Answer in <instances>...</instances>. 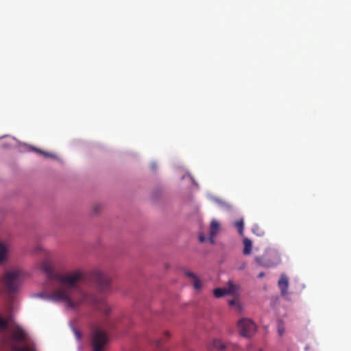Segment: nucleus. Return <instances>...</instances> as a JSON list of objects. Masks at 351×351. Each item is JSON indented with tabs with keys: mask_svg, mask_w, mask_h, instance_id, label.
Instances as JSON below:
<instances>
[{
	"mask_svg": "<svg viewBox=\"0 0 351 351\" xmlns=\"http://www.w3.org/2000/svg\"><path fill=\"white\" fill-rule=\"evenodd\" d=\"M41 270L46 274L49 283L55 286L49 298L53 301L64 302L69 308H75L82 304L96 306L98 309L108 314L110 307L103 299L94 294L83 291L81 285L86 280V274L82 270L65 274L54 271L48 258L40 263Z\"/></svg>",
	"mask_w": 351,
	"mask_h": 351,
	"instance_id": "nucleus-1",
	"label": "nucleus"
},
{
	"mask_svg": "<svg viewBox=\"0 0 351 351\" xmlns=\"http://www.w3.org/2000/svg\"><path fill=\"white\" fill-rule=\"evenodd\" d=\"M23 277V273L21 270L6 271L2 278V282L6 290L9 293H14L19 288Z\"/></svg>",
	"mask_w": 351,
	"mask_h": 351,
	"instance_id": "nucleus-2",
	"label": "nucleus"
},
{
	"mask_svg": "<svg viewBox=\"0 0 351 351\" xmlns=\"http://www.w3.org/2000/svg\"><path fill=\"white\" fill-rule=\"evenodd\" d=\"M238 328L243 337H250L255 333L256 326L251 319L243 318L238 322Z\"/></svg>",
	"mask_w": 351,
	"mask_h": 351,
	"instance_id": "nucleus-3",
	"label": "nucleus"
},
{
	"mask_svg": "<svg viewBox=\"0 0 351 351\" xmlns=\"http://www.w3.org/2000/svg\"><path fill=\"white\" fill-rule=\"evenodd\" d=\"M92 276L101 292L105 293L110 289V278L101 271H95Z\"/></svg>",
	"mask_w": 351,
	"mask_h": 351,
	"instance_id": "nucleus-4",
	"label": "nucleus"
},
{
	"mask_svg": "<svg viewBox=\"0 0 351 351\" xmlns=\"http://www.w3.org/2000/svg\"><path fill=\"white\" fill-rule=\"evenodd\" d=\"M108 341L106 333L99 330L95 329L93 334V351H103V346Z\"/></svg>",
	"mask_w": 351,
	"mask_h": 351,
	"instance_id": "nucleus-5",
	"label": "nucleus"
},
{
	"mask_svg": "<svg viewBox=\"0 0 351 351\" xmlns=\"http://www.w3.org/2000/svg\"><path fill=\"white\" fill-rule=\"evenodd\" d=\"M210 349H216L219 351H239L240 348L239 346L233 343L225 344L220 339H214L210 346Z\"/></svg>",
	"mask_w": 351,
	"mask_h": 351,
	"instance_id": "nucleus-6",
	"label": "nucleus"
},
{
	"mask_svg": "<svg viewBox=\"0 0 351 351\" xmlns=\"http://www.w3.org/2000/svg\"><path fill=\"white\" fill-rule=\"evenodd\" d=\"M237 288L232 282H228V287L226 288H216L213 290V294L215 298H219L226 295H234L237 293Z\"/></svg>",
	"mask_w": 351,
	"mask_h": 351,
	"instance_id": "nucleus-7",
	"label": "nucleus"
},
{
	"mask_svg": "<svg viewBox=\"0 0 351 351\" xmlns=\"http://www.w3.org/2000/svg\"><path fill=\"white\" fill-rule=\"evenodd\" d=\"M12 337L14 340L21 341L27 337V334L20 326H17L12 331Z\"/></svg>",
	"mask_w": 351,
	"mask_h": 351,
	"instance_id": "nucleus-8",
	"label": "nucleus"
},
{
	"mask_svg": "<svg viewBox=\"0 0 351 351\" xmlns=\"http://www.w3.org/2000/svg\"><path fill=\"white\" fill-rule=\"evenodd\" d=\"M186 276L193 280V285L195 289L199 290L202 287L201 280L198 278L197 276L192 271H186L184 272Z\"/></svg>",
	"mask_w": 351,
	"mask_h": 351,
	"instance_id": "nucleus-9",
	"label": "nucleus"
},
{
	"mask_svg": "<svg viewBox=\"0 0 351 351\" xmlns=\"http://www.w3.org/2000/svg\"><path fill=\"white\" fill-rule=\"evenodd\" d=\"M278 287L280 289L282 294H285L287 293L289 287V280L286 276H281L278 281Z\"/></svg>",
	"mask_w": 351,
	"mask_h": 351,
	"instance_id": "nucleus-10",
	"label": "nucleus"
},
{
	"mask_svg": "<svg viewBox=\"0 0 351 351\" xmlns=\"http://www.w3.org/2000/svg\"><path fill=\"white\" fill-rule=\"evenodd\" d=\"M219 229V223L216 221H213L210 223V241L211 243H214V237L216 235Z\"/></svg>",
	"mask_w": 351,
	"mask_h": 351,
	"instance_id": "nucleus-11",
	"label": "nucleus"
},
{
	"mask_svg": "<svg viewBox=\"0 0 351 351\" xmlns=\"http://www.w3.org/2000/svg\"><path fill=\"white\" fill-rule=\"evenodd\" d=\"M243 245H244L243 254L245 255L250 254L251 253L252 247V243L251 240L247 238H245L243 239Z\"/></svg>",
	"mask_w": 351,
	"mask_h": 351,
	"instance_id": "nucleus-12",
	"label": "nucleus"
},
{
	"mask_svg": "<svg viewBox=\"0 0 351 351\" xmlns=\"http://www.w3.org/2000/svg\"><path fill=\"white\" fill-rule=\"evenodd\" d=\"M7 247L0 242V264L2 263L6 258Z\"/></svg>",
	"mask_w": 351,
	"mask_h": 351,
	"instance_id": "nucleus-13",
	"label": "nucleus"
},
{
	"mask_svg": "<svg viewBox=\"0 0 351 351\" xmlns=\"http://www.w3.org/2000/svg\"><path fill=\"white\" fill-rule=\"evenodd\" d=\"M8 327V319L0 314V330H4Z\"/></svg>",
	"mask_w": 351,
	"mask_h": 351,
	"instance_id": "nucleus-14",
	"label": "nucleus"
},
{
	"mask_svg": "<svg viewBox=\"0 0 351 351\" xmlns=\"http://www.w3.org/2000/svg\"><path fill=\"white\" fill-rule=\"evenodd\" d=\"M234 226L238 229L240 235L243 234L244 223L243 220H238L234 223Z\"/></svg>",
	"mask_w": 351,
	"mask_h": 351,
	"instance_id": "nucleus-15",
	"label": "nucleus"
},
{
	"mask_svg": "<svg viewBox=\"0 0 351 351\" xmlns=\"http://www.w3.org/2000/svg\"><path fill=\"white\" fill-rule=\"evenodd\" d=\"M255 261L261 266L267 267L270 266L269 264L265 263L263 257L257 256L255 258Z\"/></svg>",
	"mask_w": 351,
	"mask_h": 351,
	"instance_id": "nucleus-16",
	"label": "nucleus"
},
{
	"mask_svg": "<svg viewBox=\"0 0 351 351\" xmlns=\"http://www.w3.org/2000/svg\"><path fill=\"white\" fill-rule=\"evenodd\" d=\"M252 232L257 234L258 236H262L264 234V232L263 231H262L261 230H260L259 227L258 226H254V228H252Z\"/></svg>",
	"mask_w": 351,
	"mask_h": 351,
	"instance_id": "nucleus-17",
	"label": "nucleus"
},
{
	"mask_svg": "<svg viewBox=\"0 0 351 351\" xmlns=\"http://www.w3.org/2000/svg\"><path fill=\"white\" fill-rule=\"evenodd\" d=\"M285 331V327L283 326V324L281 322H279L278 324V332L279 335L281 336L284 334Z\"/></svg>",
	"mask_w": 351,
	"mask_h": 351,
	"instance_id": "nucleus-18",
	"label": "nucleus"
},
{
	"mask_svg": "<svg viewBox=\"0 0 351 351\" xmlns=\"http://www.w3.org/2000/svg\"><path fill=\"white\" fill-rule=\"evenodd\" d=\"M13 351H32L30 348L28 346L25 347H19V346H14L13 347Z\"/></svg>",
	"mask_w": 351,
	"mask_h": 351,
	"instance_id": "nucleus-19",
	"label": "nucleus"
},
{
	"mask_svg": "<svg viewBox=\"0 0 351 351\" xmlns=\"http://www.w3.org/2000/svg\"><path fill=\"white\" fill-rule=\"evenodd\" d=\"M228 304L230 306H233L236 304V300H228Z\"/></svg>",
	"mask_w": 351,
	"mask_h": 351,
	"instance_id": "nucleus-20",
	"label": "nucleus"
},
{
	"mask_svg": "<svg viewBox=\"0 0 351 351\" xmlns=\"http://www.w3.org/2000/svg\"><path fill=\"white\" fill-rule=\"evenodd\" d=\"M199 240L200 242H204L206 240V239H205V237L203 235L200 234L199 236Z\"/></svg>",
	"mask_w": 351,
	"mask_h": 351,
	"instance_id": "nucleus-21",
	"label": "nucleus"
},
{
	"mask_svg": "<svg viewBox=\"0 0 351 351\" xmlns=\"http://www.w3.org/2000/svg\"><path fill=\"white\" fill-rule=\"evenodd\" d=\"M264 276H265V274L263 272H261L258 275V278H261L264 277Z\"/></svg>",
	"mask_w": 351,
	"mask_h": 351,
	"instance_id": "nucleus-22",
	"label": "nucleus"
},
{
	"mask_svg": "<svg viewBox=\"0 0 351 351\" xmlns=\"http://www.w3.org/2000/svg\"><path fill=\"white\" fill-rule=\"evenodd\" d=\"M75 335L78 339L80 338V333L78 331H75Z\"/></svg>",
	"mask_w": 351,
	"mask_h": 351,
	"instance_id": "nucleus-23",
	"label": "nucleus"
},
{
	"mask_svg": "<svg viewBox=\"0 0 351 351\" xmlns=\"http://www.w3.org/2000/svg\"><path fill=\"white\" fill-rule=\"evenodd\" d=\"M245 267V265L243 266H241V267L240 268L241 269H243Z\"/></svg>",
	"mask_w": 351,
	"mask_h": 351,
	"instance_id": "nucleus-24",
	"label": "nucleus"
},
{
	"mask_svg": "<svg viewBox=\"0 0 351 351\" xmlns=\"http://www.w3.org/2000/svg\"><path fill=\"white\" fill-rule=\"evenodd\" d=\"M259 351H262V350H260Z\"/></svg>",
	"mask_w": 351,
	"mask_h": 351,
	"instance_id": "nucleus-25",
	"label": "nucleus"
}]
</instances>
